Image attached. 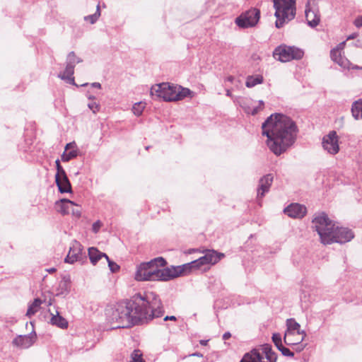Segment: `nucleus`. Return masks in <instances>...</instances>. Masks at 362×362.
Segmentation results:
<instances>
[{"mask_svg":"<svg viewBox=\"0 0 362 362\" xmlns=\"http://www.w3.org/2000/svg\"><path fill=\"white\" fill-rule=\"evenodd\" d=\"M161 301L154 293L143 296L138 293L133 299L117 303L107 310L108 322L112 329L129 328L139 323L147 322L163 315Z\"/></svg>","mask_w":362,"mask_h":362,"instance_id":"f257e3e1","label":"nucleus"},{"mask_svg":"<svg viewBox=\"0 0 362 362\" xmlns=\"http://www.w3.org/2000/svg\"><path fill=\"white\" fill-rule=\"evenodd\" d=\"M262 135L267 137V144L276 156L286 152L296 142L298 127L289 117L279 113L271 115L262 123Z\"/></svg>","mask_w":362,"mask_h":362,"instance_id":"f03ea898","label":"nucleus"},{"mask_svg":"<svg viewBox=\"0 0 362 362\" xmlns=\"http://www.w3.org/2000/svg\"><path fill=\"white\" fill-rule=\"evenodd\" d=\"M312 223L313 228L319 235L323 245H331L334 243L344 244L354 238L351 229L339 226L325 212L315 213Z\"/></svg>","mask_w":362,"mask_h":362,"instance_id":"7ed1b4c3","label":"nucleus"},{"mask_svg":"<svg viewBox=\"0 0 362 362\" xmlns=\"http://www.w3.org/2000/svg\"><path fill=\"white\" fill-rule=\"evenodd\" d=\"M167 264L161 257L154 258L148 262H143L137 267L135 273L136 281H168L179 276L177 266L161 269Z\"/></svg>","mask_w":362,"mask_h":362,"instance_id":"20e7f679","label":"nucleus"},{"mask_svg":"<svg viewBox=\"0 0 362 362\" xmlns=\"http://www.w3.org/2000/svg\"><path fill=\"white\" fill-rule=\"evenodd\" d=\"M223 257V253L218 252L213 250H206L204 255L197 259L180 266H177L179 276L187 274L194 269H200L202 266L215 264Z\"/></svg>","mask_w":362,"mask_h":362,"instance_id":"39448f33","label":"nucleus"},{"mask_svg":"<svg viewBox=\"0 0 362 362\" xmlns=\"http://www.w3.org/2000/svg\"><path fill=\"white\" fill-rule=\"evenodd\" d=\"M276 23L289 22L296 16V0H273Z\"/></svg>","mask_w":362,"mask_h":362,"instance_id":"423d86ee","label":"nucleus"},{"mask_svg":"<svg viewBox=\"0 0 362 362\" xmlns=\"http://www.w3.org/2000/svg\"><path fill=\"white\" fill-rule=\"evenodd\" d=\"M287 329L284 337V343L288 346L300 344L302 342L306 334L305 331L300 329V325L293 318L286 320Z\"/></svg>","mask_w":362,"mask_h":362,"instance_id":"0eeeda50","label":"nucleus"},{"mask_svg":"<svg viewBox=\"0 0 362 362\" xmlns=\"http://www.w3.org/2000/svg\"><path fill=\"white\" fill-rule=\"evenodd\" d=\"M303 49L295 46H287L281 45L276 47L273 52V57L275 59L281 62H288L291 60H299L303 57Z\"/></svg>","mask_w":362,"mask_h":362,"instance_id":"6e6552de","label":"nucleus"},{"mask_svg":"<svg viewBox=\"0 0 362 362\" xmlns=\"http://www.w3.org/2000/svg\"><path fill=\"white\" fill-rule=\"evenodd\" d=\"M180 86L170 85L168 83L156 84L151 88V95L153 97L162 98L165 101H176L177 89Z\"/></svg>","mask_w":362,"mask_h":362,"instance_id":"1a4fd4ad","label":"nucleus"},{"mask_svg":"<svg viewBox=\"0 0 362 362\" xmlns=\"http://www.w3.org/2000/svg\"><path fill=\"white\" fill-rule=\"evenodd\" d=\"M323 148L329 153L334 155L339 152L338 136L335 131L330 132L322 139Z\"/></svg>","mask_w":362,"mask_h":362,"instance_id":"9d476101","label":"nucleus"},{"mask_svg":"<svg viewBox=\"0 0 362 362\" xmlns=\"http://www.w3.org/2000/svg\"><path fill=\"white\" fill-rule=\"evenodd\" d=\"M306 23H320V15L315 0H308L305 9Z\"/></svg>","mask_w":362,"mask_h":362,"instance_id":"9b49d317","label":"nucleus"},{"mask_svg":"<svg viewBox=\"0 0 362 362\" xmlns=\"http://www.w3.org/2000/svg\"><path fill=\"white\" fill-rule=\"evenodd\" d=\"M82 251L83 247L81 244L79 242L74 240L72 243L68 255L65 258V262L74 264L76 262L81 261L83 259Z\"/></svg>","mask_w":362,"mask_h":362,"instance_id":"f8f14e48","label":"nucleus"},{"mask_svg":"<svg viewBox=\"0 0 362 362\" xmlns=\"http://www.w3.org/2000/svg\"><path fill=\"white\" fill-rule=\"evenodd\" d=\"M284 213L291 218H302L305 216L307 209L302 204L294 203L285 208Z\"/></svg>","mask_w":362,"mask_h":362,"instance_id":"ddd939ff","label":"nucleus"},{"mask_svg":"<svg viewBox=\"0 0 362 362\" xmlns=\"http://www.w3.org/2000/svg\"><path fill=\"white\" fill-rule=\"evenodd\" d=\"M260 12L257 8H251L237 17L235 23H258Z\"/></svg>","mask_w":362,"mask_h":362,"instance_id":"4468645a","label":"nucleus"},{"mask_svg":"<svg viewBox=\"0 0 362 362\" xmlns=\"http://www.w3.org/2000/svg\"><path fill=\"white\" fill-rule=\"evenodd\" d=\"M36 339L35 332H32L28 335H19L16 337L12 343L14 346L21 349H27L31 346Z\"/></svg>","mask_w":362,"mask_h":362,"instance_id":"2eb2a0df","label":"nucleus"},{"mask_svg":"<svg viewBox=\"0 0 362 362\" xmlns=\"http://www.w3.org/2000/svg\"><path fill=\"white\" fill-rule=\"evenodd\" d=\"M273 179L274 177L272 174H267L260 178L257 188V197L258 199H262L265 195V194L269 191V189L273 182Z\"/></svg>","mask_w":362,"mask_h":362,"instance_id":"dca6fc26","label":"nucleus"},{"mask_svg":"<svg viewBox=\"0 0 362 362\" xmlns=\"http://www.w3.org/2000/svg\"><path fill=\"white\" fill-rule=\"evenodd\" d=\"M82 62L81 58L76 56L74 52H69L66 57L65 74H74L76 64Z\"/></svg>","mask_w":362,"mask_h":362,"instance_id":"f3484780","label":"nucleus"},{"mask_svg":"<svg viewBox=\"0 0 362 362\" xmlns=\"http://www.w3.org/2000/svg\"><path fill=\"white\" fill-rule=\"evenodd\" d=\"M330 57L331 59L336 63H337L340 66L344 69H349L351 63L350 62L344 57H342L341 52L337 50V49L333 48L330 51Z\"/></svg>","mask_w":362,"mask_h":362,"instance_id":"a211bd4d","label":"nucleus"},{"mask_svg":"<svg viewBox=\"0 0 362 362\" xmlns=\"http://www.w3.org/2000/svg\"><path fill=\"white\" fill-rule=\"evenodd\" d=\"M55 204L57 211L62 215L69 214L71 211V208L76 206V204L74 202L68 199H62L61 200L57 201Z\"/></svg>","mask_w":362,"mask_h":362,"instance_id":"6ab92c4d","label":"nucleus"},{"mask_svg":"<svg viewBox=\"0 0 362 362\" xmlns=\"http://www.w3.org/2000/svg\"><path fill=\"white\" fill-rule=\"evenodd\" d=\"M55 182L61 193L71 192V185L66 175L56 177Z\"/></svg>","mask_w":362,"mask_h":362,"instance_id":"aec40b11","label":"nucleus"},{"mask_svg":"<svg viewBox=\"0 0 362 362\" xmlns=\"http://www.w3.org/2000/svg\"><path fill=\"white\" fill-rule=\"evenodd\" d=\"M75 146V142H71L66 145L65 151L62 155V160L63 162H68L78 156V151L74 149Z\"/></svg>","mask_w":362,"mask_h":362,"instance_id":"412c9836","label":"nucleus"},{"mask_svg":"<svg viewBox=\"0 0 362 362\" xmlns=\"http://www.w3.org/2000/svg\"><path fill=\"white\" fill-rule=\"evenodd\" d=\"M71 287V281L69 277H63L62 279L60 281L58 285V288L57 289V296H66L70 291Z\"/></svg>","mask_w":362,"mask_h":362,"instance_id":"4be33fe9","label":"nucleus"},{"mask_svg":"<svg viewBox=\"0 0 362 362\" xmlns=\"http://www.w3.org/2000/svg\"><path fill=\"white\" fill-rule=\"evenodd\" d=\"M52 315L50 318V323L55 325L61 329H66L68 327L67 320L59 315L58 311H56V314L50 313Z\"/></svg>","mask_w":362,"mask_h":362,"instance_id":"5701e85b","label":"nucleus"},{"mask_svg":"<svg viewBox=\"0 0 362 362\" xmlns=\"http://www.w3.org/2000/svg\"><path fill=\"white\" fill-rule=\"evenodd\" d=\"M88 256L90 262L93 265L96 264V263L103 257L107 259V255L105 253L99 251L95 247H90L88 249Z\"/></svg>","mask_w":362,"mask_h":362,"instance_id":"b1692460","label":"nucleus"},{"mask_svg":"<svg viewBox=\"0 0 362 362\" xmlns=\"http://www.w3.org/2000/svg\"><path fill=\"white\" fill-rule=\"evenodd\" d=\"M262 359L259 352L252 349L250 352L246 353L240 362H261Z\"/></svg>","mask_w":362,"mask_h":362,"instance_id":"393cba45","label":"nucleus"},{"mask_svg":"<svg viewBox=\"0 0 362 362\" xmlns=\"http://www.w3.org/2000/svg\"><path fill=\"white\" fill-rule=\"evenodd\" d=\"M352 116L355 119H362V99L353 103L351 105Z\"/></svg>","mask_w":362,"mask_h":362,"instance_id":"a878e982","label":"nucleus"},{"mask_svg":"<svg viewBox=\"0 0 362 362\" xmlns=\"http://www.w3.org/2000/svg\"><path fill=\"white\" fill-rule=\"evenodd\" d=\"M263 82V77L261 75L249 76L247 77L245 85L247 88H252Z\"/></svg>","mask_w":362,"mask_h":362,"instance_id":"bb28decb","label":"nucleus"},{"mask_svg":"<svg viewBox=\"0 0 362 362\" xmlns=\"http://www.w3.org/2000/svg\"><path fill=\"white\" fill-rule=\"evenodd\" d=\"M42 303V301L40 298H35L34 301L28 306L26 315L28 317H31L32 315H35L37 312V310Z\"/></svg>","mask_w":362,"mask_h":362,"instance_id":"cd10ccee","label":"nucleus"},{"mask_svg":"<svg viewBox=\"0 0 362 362\" xmlns=\"http://www.w3.org/2000/svg\"><path fill=\"white\" fill-rule=\"evenodd\" d=\"M259 105L258 107H250L245 105L242 102H240V105L244 109L247 114H251L252 115H256L260 110L263 109L264 102L262 100L259 101Z\"/></svg>","mask_w":362,"mask_h":362,"instance_id":"c85d7f7f","label":"nucleus"},{"mask_svg":"<svg viewBox=\"0 0 362 362\" xmlns=\"http://www.w3.org/2000/svg\"><path fill=\"white\" fill-rule=\"evenodd\" d=\"M263 352L265 354L267 360L268 359H277L276 354L272 351V346L269 344H264L262 346Z\"/></svg>","mask_w":362,"mask_h":362,"instance_id":"c756f323","label":"nucleus"},{"mask_svg":"<svg viewBox=\"0 0 362 362\" xmlns=\"http://www.w3.org/2000/svg\"><path fill=\"white\" fill-rule=\"evenodd\" d=\"M192 93V91L187 88H182L180 86V89H177V98L176 101L182 100L185 97L189 95Z\"/></svg>","mask_w":362,"mask_h":362,"instance_id":"7c9ffc66","label":"nucleus"},{"mask_svg":"<svg viewBox=\"0 0 362 362\" xmlns=\"http://www.w3.org/2000/svg\"><path fill=\"white\" fill-rule=\"evenodd\" d=\"M100 16V6L98 5L96 8V11L92 14V15H88L84 17V20L86 21H90V23H95L99 16Z\"/></svg>","mask_w":362,"mask_h":362,"instance_id":"2f4dec72","label":"nucleus"},{"mask_svg":"<svg viewBox=\"0 0 362 362\" xmlns=\"http://www.w3.org/2000/svg\"><path fill=\"white\" fill-rule=\"evenodd\" d=\"M73 75L74 74H65V70H64V72L62 74H59L58 76L61 79L66 81L69 84L77 86L75 83L74 77L73 76Z\"/></svg>","mask_w":362,"mask_h":362,"instance_id":"473e14b6","label":"nucleus"},{"mask_svg":"<svg viewBox=\"0 0 362 362\" xmlns=\"http://www.w3.org/2000/svg\"><path fill=\"white\" fill-rule=\"evenodd\" d=\"M144 108L145 104L141 102H139L134 105L132 107V111L135 115L140 116L142 114Z\"/></svg>","mask_w":362,"mask_h":362,"instance_id":"72a5a7b5","label":"nucleus"},{"mask_svg":"<svg viewBox=\"0 0 362 362\" xmlns=\"http://www.w3.org/2000/svg\"><path fill=\"white\" fill-rule=\"evenodd\" d=\"M272 341L277 349H280L282 344L281 336L279 333H274L272 337Z\"/></svg>","mask_w":362,"mask_h":362,"instance_id":"f704fd0d","label":"nucleus"},{"mask_svg":"<svg viewBox=\"0 0 362 362\" xmlns=\"http://www.w3.org/2000/svg\"><path fill=\"white\" fill-rule=\"evenodd\" d=\"M131 362H144L142 358V354L140 353L139 350H134L132 354V361Z\"/></svg>","mask_w":362,"mask_h":362,"instance_id":"c9c22d12","label":"nucleus"},{"mask_svg":"<svg viewBox=\"0 0 362 362\" xmlns=\"http://www.w3.org/2000/svg\"><path fill=\"white\" fill-rule=\"evenodd\" d=\"M55 163H56V168H57V173L55 175V178L60 177V176L66 175V173L65 170L63 169L62 166L61 165L59 160H57L55 161Z\"/></svg>","mask_w":362,"mask_h":362,"instance_id":"e433bc0d","label":"nucleus"},{"mask_svg":"<svg viewBox=\"0 0 362 362\" xmlns=\"http://www.w3.org/2000/svg\"><path fill=\"white\" fill-rule=\"evenodd\" d=\"M106 261L108 263V267L110 268V270L112 273L117 272L119 270V266L115 262L110 259V258L107 257V259H105Z\"/></svg>","mask_w":362,"mask_h":362,"instance_id":"4c0bfd02","label":"nucleus"},{"mask_svg":"<svg viewBox=\"0 0 362 362\" xmlns=\"http://www.w3.org/2000/svg\"><path fill=\"white\" fill-rule=\"evenodd\" d=\"M278 349L285 356L293 357L294 356L293 352H292L289 349L284 346L283 345L280 347V349Z\"/></svg>","mask_w":362,"mask_h":362,"instance_id":"58836bf2","label":"nucleus"},{"mask_svg":"<svg viewBox=\"0 0 362 362\" xmlns=\"http://www.w3.org/2000/svg\"><path fill=\"white\" fill-rule=\"evenodd\" d=\"M76 208H74V206H72L71 208L70 212H71L73 216H74L77 218H79L81 216V208L78 206H77L76 204Z\"/></svg>","mask_w":362,"mask_h":362,"instance_id":"ea45409f","label":"nucleus"},{"mask_svg":"<svg viewBox=\"0 0 362 362\" xmlns=\"http://www.w3.org/2000/svg\"><path fill=\"white\" fill-rule=\"evenodd\" d=\"M102 226L103 223L100 221H95L92 226L93 232L97 233L100 230Z\"/></svg>","mask_w":362,"mask_h":362,"instance_id":"a19ab883","label":"nucleus"},{"mask_svg":"<svg viewBox=\"0 0 362 362\" xmlns=\"http://www.w3.org/2000/svg\"><path fill=\"white\" fill-rule=\"evenodd\" d=\"M88 106L93 113H96L99 110V105L95 102L88 103Z\"/></svg>","mask_w":362,"mask_h":362,"instance_id":"79ce46f5","label":"nucleus"},{"mask_svg":"<svg viewBox=\"0 0 362 362\" xmlns=\"http://www.w3.org/2000/svg\"><path fill=\"white\" fill-rule=\"evenodd\" d=\"M293 346H296V348L295 349L297 352L302 351L305 347V344H301V342H300V344H293Z\"/></svg>","mask_w":362,"mask_h":362,"instance_id":"37998d69","label":"nucleus"},{"mask_svg":"<svg viewBox=\"0 0 362 362\" xmlns=\"http://www.w3.org/2000/svg\"><path fill=\"white\" fill-rule=\"evenodd\" d=\"M256 24H237L238 27L240 29H245L255 26Z\"/></svg>","mask_w":362,"mask_h":362,"instance_id":"c03bdc74","label":"nucleus"},{"mask_svg":"<svg viewBox=\"0 0 362 362\" xmlns=\"http://www.w3.org/2000/svg\"><path fill=\"white\" fill-rule=\"evenodd\" d=\"M345 45H346V41H343V42H340V43H339V44L336 47H335V49H337V50H338L339 52H341V51L342 49H344V47H345Z\"/></svg>","mask_w":362,"mask_h":362,"instance_id":"a18cd8bd","label":"nucleus"},{"mask_svg":"<svg viewBox=\"0 0 362 362\" xmlns=\"http://www.w3.org/2000/svg\"><path fill=\"white\" fill-rule=\"evenodd\" d=\"M231 334L229 332H226L223 334V339L227 340L230 338Z\"/></svg>","mask_w":362,"mask_h":362,"instance_id":"49530a36","label":"nucleus"},{"mask_svg":"<svg viewBox=\"0 0 362 362\" xmlns=\"http://www.w3.org/2000/svg\"><path fill=\"white\" fill-rule=\"evenodd\" d=\"M164 320L165 321H167V320H173V321H175L176 320V317L173 315H171V316H166L164 318Z\"/></svg>","mask_w":362,"mask_h":362,"instance_id":"de8ad7c7","label":"nucleus"},{"mask_svg":"<svg viewBox=\"0 0 362 362\" xmlns=\"http://www.w3.org/2000/svg\"><path fill=\"white\" fill-rule=\"evenodd\" d=\"M357 36H358V33H353V34H351V35H349V36L347 37V39H346V40H349L354 39V38H356Z\"/></svg>","mask_w":362,"mask_h":362,"instance_id":"09e8293b","label":"nucleus"},{"mask_svg":"<svg viewBox=\"0 0 362 362\" xmlns=\"http://www.w3.org/2000/svg\"><path fill=\"white\" fill-rule=\"evenodd\" d=\"M91 86L96 88H101V84L98 82H94L91 83Z\"/></svg>","mask_w":362,"mask_h":362,"instance_id":"8fccbe9b","label":"nucleus"},{"mask_svg":"<svg viewBox=\"0 0 362 362\" xmlns=\"http://www.w3.org/2000/svg\"><path fill=\"white\" fill-rule=\"evenodd\" d=\"M189 356H197V357H202L203 354L199 352L194 353L192 354H190Z\"/></svg>","mask_w":362,"mask_h":362,"instance_id":"3c124183","label":"nucleus"},{"mask_svg":"<svg viewBox=\"0 0 362 362\" xmlns=\"http://www.w3.org/2000/svg\"><path fill=\"white\" fill-rule=\"evenodd\" d=\"M354 23H362V16H358Z\"/></svg>","mask_w":362,"mask_h":362,"instance_id":"603ef678","label":"nucleus"},{"mask_svg":"<svg viewBox=\"0 0 362 362\" xmlns=\"http://www.w3.org/2000/svg\"><path fill=\"white\" fill-rule=\"evenodd\" d=\"M235 78L233 76H229L226 78V81L229 82H233L234 81Z\"/></svg>","mask_w":362,"mask_h":362,"instance_id":"864d4df0","label":"nucleus"},{"mask_svg":"<svg viewBox=\"0 0 362 362\" xmlns=\"http://www.w3.org/2000/svg\"><path fill=\"white\" fill-rule=\"evenodd\" d=\"M208 343V340H201L200 341V344L201 345H203V346H206Z\"/></svg>","mask_w":362,"mask_h":362,"instance_id":"5fc2aeb1","label":"nucleus"},{"mask_svg":"<svg viewBox=\"0 0 362 362\" xmlns=\"http://www.w3.org/2000/svg\"><path fill=\"white\" fill-rule=\"evenodd\" d=\"M284 24H275L277 28H281Z\"/></svg>","mask_w":362,"mask_h":362,"instance_id":"6e6d98bb","label":"nucleus"},{"mask_svg":"<svg viewBox=\"0 0 362 362\" xmlns=\"http://www.w3.org/2000/svg\"><path fill=\"white\" fill-rule=\"evenodd\" d=\"M49 273H52V272H54L56 271V269L55 268H51L47 270Z\"/></svg>","mask_w":362,"mask_h":362,"instance_id":"4d7b16f0","label":"nucleus"},{"mask_svg":"<svg viewBox=\"0 0 362 362\" xmlns=\"http://www.w3.org/2000/svg\"><path fill=\"white\" fill-rule=\"evenodd\" d=\"M276 360L277 359H274V358L268 359L267 362H276Z\"/></svg>","mask_w":362,"mask_h":362,"instance_id":"13d9d810","label":"nucleus"},{"mask_svg":"<svg viewBox=\"0 0 362 362\" xmlns=\"http://www.w3.org/2000/svg\"><path fill=\"white\" fill-rule=\"evenodd\" d=\"M226 95L227 96H231V93H230V90H226Z\"/></svg>","mask_w":362,"mask_h":362,"instance_id":"bf43d9fd","label":"nucleus"},{"mask_svg":"<svg viewBox=\"0 0 362 362\" xmlns=\"http://www.w3.org/2000/svg\"><path fill=\"white\" fill-rule=\"evenodd\" d=\"M318 24H308L311 28H315Z\"/></svg>","mask_w":362,"mask_h":362,"instance_id":"052dcab7","label":"nucleus"},{"mask_svg":"<svg viewBox=\"0 0 362 362\" xmlns=\"http://www.w3.org/2000/svg\"><path fill=\"white\" fill-rule=\"evenodd\" d=\"M352 68L356 69H362V67H359L358 66H353Z\"/></svg>","mask_w":362,"mask_h":362,"instance_id":"680f3d73","label":"nucleus"},{"mask_svg":"<svg viewBox=\"0 0 362 362\" xmlns=\"http://www.w3.org/2000/svg\"><path fill=\"white\" fill-rule=\"evenodd\" d=\"M297 338H298L297 334H295L294 336L292 337L293 340H296Z\"/></svg>","mask_w":362,"mask_h":362,"instance_id":"e2e57ef3","label":"nucleus"},{"mask_svg":"<svg viewBox=\"0 0 362 362\" xmlns=\"http://www.w3.org/2000/svg\"><path fill=\"white\" fill-rule=\"evenodd\" d=\"M356 25L358 27V28H360L362 26V23H360V24H356Z\"/></svg>","mask_w":362,"mask_h":362,"instance_id":"0e129e2a","label":"nucleus"},{"mask_svg":"<svg viewBox=\"0 0 362 362\" xmlns=\"http://www.w3.org/2000/svg\"><path fill=\"white\" fill-rule=\"evenodd\" d=\"M94 98H95L94 96H92V95L88 96V99H94Z\"/></svg>","mask_w":362,"mask_h":362,"instance_id":"69168bd1","label":"nucleus"},{"mask_svg":"<svg viewBox=\"0 0 362 362\" xmlns=\"http://www.w3.org/2000/svg\"><path fill=\"white\" fill-rule=\"evenodd\" d=\"M88 86L87 83L81 85V86Z\"/></svg>","mask_w":362,"mask_h":362,"instance_id":"338daca9","label":"nucleus"}]
</instances>
